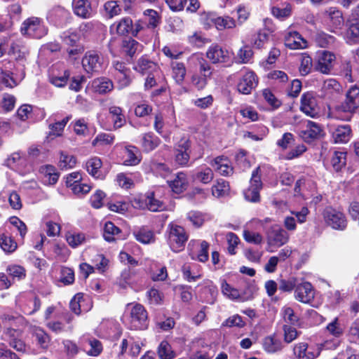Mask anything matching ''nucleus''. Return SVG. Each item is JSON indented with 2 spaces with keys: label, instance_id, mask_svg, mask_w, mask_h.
I'll return each instance as SVG.
<instances>
[{
  "label": "nucleus",
  "instance_id": "obj_22",
  "mask_svg": "<svg viewBox=\"0 0 359 359\" xmlns=\"http://www.w3.org/2000/svg\"><path fill=\"white\" fill-rule=\"evenodd\" d=\"M210 164L221 175L229 176L233 174V167L229 164L228 157L224 155L215 157Z\"/></svg>",
  "mask_w": 359,
  "mask_h": 359
},
{
  "label": "nucleus",
  "instance_id": "obj_31",
  "mask_svg": "<svg viewBox=\"0 0 359 359\" xmlns=\"http://www.w3.org/2000/svg\"><path fill=\"white\" fill-rule=\"evenodd\" d=\"M74 13L83 18L87 19L92 16L91 4L88 0H76L73 3Z\"/></svg>",
  "mask_w": 359,
  "mask_h": 359
},
{
  "label": "nucleus",
  "instance_id": "obj_28",
  "mask_svg": "<svg viewBox=\"0 0 359 359\" xmlns=\"http://www.w3.org/2000/svg\"><path fill=\"white\" fill-rule=\"evenodd\" d=\"M142 45L132 37L125 38L122 40L121 49L126 55L133 58L137 52L142 51Z\"/></svg>",
  "mask_w": 359,
  "mask_h": 359
},
{
  "label": "nucleus",
  "instance_id": "obj_20",
  "mask_svg": "<svg viewBox=\"0 0 359 359\" xmlns=\"http://www.w3.org/2000/svg\"><path fill=\"white\" fill-rule=\"evenodd\" d=\"M172 191L176 194H182L189 187L187 175L184 171L177 172L173 180L168 181Z\"/></svg>",
  "mask_w": 359,
  "mask_h": 359
},
{
  "label": "nucleus",
  "instance_id": "obj_34",
  "mask_svg": "<svg viewBox=\"0 0 359 359\" xmlns=\"http://www.w3.org/2000/svg\"><path fill=\"white\" fill-rule=\"evenodd\" d=\"M6 272L9 276L13 284L16 281L24 280L27 276V271L25 268L16 264L8 265L6 269Z\"/></svg>",
  "mask_w": 359,
  "mask_h": 359
},
{
  "label": "nucleus",
  "instance_id": "obj_18",
  "mask_svg": "<svg viewBox=\"0 0 359 359\" xmlns=\"http://www.w3.org/2000/svg\"><path fill=\"white\" fill-rule=\"evenodd\" d=\"M314 290L309 282H303L296 287L294 290L295 299L304 304H310L314 299Z\"/></svg>",
  "mask_w": 359,
  "mask_h": 359
},
{
  "label": "nucleus",
  "instance_id": "obj_32",
  "mask_svg": "<svg viewBox=\"0 0 359 359\" xmlns=\"http://www.w3.org/2000/svg\"><path fill=\"white\" fill-rule=\"evenodd\" d=\"M102 161L97 156L90 158L86 161V167L88 172L95 179L103 180L104 175L101 171Z\"/></svg>",
  "mask_w": 359,
  "mask_h": 359
},
{
  "label": "nucleus",
  "instance_id": "obj_59",
  "mask_svg": "<svg viewBox=\"0 0 359 359\" xmlns=\"http://www.w3.org/2000/svg\"><path fill=\"white\" fill-rule=\"evenodd\" d=\"M92 262L95 266L94 268L96 269L99 273H103L107 270L109 261L104 255L96 254L92 259Z\"/></svg>",
  "mask_w": 359,
  "mask_h": 359
},
{
  "label": "nucleus",
  "instance_id": "obj_52",
  "mask_svg": "<svg viewBox=\"0 0 359 359\" xmlns=\"http://www.w3.org/2000/svg\"><path fill=\"white\" fill-rule=\"evenodd\" d=\"M215 27L218 30H224L225 29H233L236 26V20L230 16L217 17L215 19Z\"/></svg>",
  "mask_w": 359,
  "mask_h": 359
},
{
  "label": "nucleus",
  "instance_id": "obj_19",
  "mask_svg": "<svg viewBox=\"0 0 359 359\" xmlns=\"http://www.w3.org/2000/svg\"><path fill=\"white\" fill-rule=\"evenodd\" d=\"M32 337L36 346L44 351H46L51 342V337L42 327L39 326H34L31 330Z\"/></svg>",
  "mask_w": 359,
  "mask_h": 359
},
{
  "label": "nucleus",
  "instance_id": "obj_13",
  "mask_svg": "<svg viewBox=\"0 0 359 359\" xmlns=\"http://www.w3.org/2000/svg\"><path fill=\"white\" fill-rule=\"evenodd\" d=\"M327 17V24L331 32L336 33L342 29L344 25L343 13L337 7H330L324 13Z\"/></svg>",
  "mask_w": 359,
  "mask_h": 359
},
{
  "label": "nucleus",
  "instance_id": "obj_50",
  "mask_svg": "<svg viewBox=\"0 0 359 359\" xmlns=\"http://www.w3.org/2000/svg\"><path fill=\"white\" fill-rule=\"evenodd\" d=\"M114 140L115 136L114 135L106 133H100L92 141V145L93 147L110 146L114 144Z\"/></svg>",
  "mask_w": 359,
  "mask_h": 359
},
{
  "label": "nucleus",
  "instance_id": "obj_55",
  "mask_svg": "<svg viewBox=\"0 0 359 359\" xmlns=\"http://www.w3.org/2000/svg\"><path fill=\"white\" fill-rule=\"evenodd\" d=\"M313 66L314 64H313L312 57L307 53H303L302 54L301 64L299 68L301 75L306 76L309 74L311 72Z\"/></svg>",
  "mask_w": 359,
  "mask_h": 359
},
{
  "label": "nucleus",
  "instance_id": "obj_1",
  "mask_svg": "<svg viewBox=\"0 0 359 359\" xmlns=\"http://www.w3.org/2000/svg\"><path fill=\"white\" fill-rule=\"evenodd\" d=\"M165 238L170 250L177 253L184 250L189 234L183 226L170 222L167 226Z\"/></svg>",
  "mask_w": 359,
  "mask_h": 359
},
{
  "label": "nucleus",
  "instance_id": "obj_58",
  "mask_svg": "<svg viewBox=\"0 0 359 359\" xmlns=\"http://www.w3.org/2000/svg\"><path fill=\"white\" fill-rule=\"evenodd\" d=\"M271 13L276 18L280 20H285L291 15L292 6L289 4L283 8H280L278 6H273L271 8Z\"/></svg>",
  "mask_w": 359,
  "mask_h": 359
},
{
  "label": "nucleus",
  "instance_id": "obj_45",
  "mask_svg": "<svg viewBox=\"0 0 359 359\" xmlns=\"http://www.w3.org/2000/svg\"><path fill=\"white\" fill-rule=\"evenodd\" d=\"M210 243L206 241H203L200 243V249L196 255L193 252L189 253L190 258L192 260H197L200 262L205 263L209 259Z\"/></svg>",
  "mask_w": 359,
  "mask_h": 359
},
{
  "label": "nucleus",
  "instance_id": "obj_6",
  "mask_svg": "<svg viewBox=\"0 0 359 359\" xmlns=\"http://www.w3.org/2000/svg\"><path fill=\"white\" fill-rule=\"evenodd\" d=\"M232 53L218 43L211 44L206 51V57L212 65H230L232 63Z\"/></svg>",
  "mask_w": 359,
  "mask_h": 359
},
{
  "label": "nucleus",
  "instance_id": "obj_33",
  "mask_svg": "<svg viewBox=\"0 0 359 359\" xmlns=\"http://www.w3.org/2000/svg\"><path fill=\"white\" fill-rule=\"evenodd\" d=\"M125 153L126 158L123 161L124 165L135 166L140 163L142 156L137 147L133 145L126 146L125 147Z\"/></svg>",
  "mask_w": 359,
  "mask_h": 359
},
{
  "label": "nucleus",
  "instance_id": "obj_63",
  "mask_svg": "<svg viewBox=\"0 0 359 359\" xmlns=\"http://www.w3.org/2000/svg\"><path fill=\"white\" fill-rule=\"evenodd\" d=\"M164 203L158 199L155 198L154 193L151 192L148 195L147 209L151 212H158L163 210Z\"/></svg>",
  "mask_w": 359,
  "mask_h": 359
},
{
  "label": "nucleus",
  "instance_id": "obj_29",
  "mask_svg": "<svg viewBox=\"0 0 359 359\" xmlns=\"http://www.w3.org/2000/svg\"><path fill=\"white\" fill-rule=\"evenodd\" d=\"M114 28L119 36L132 35L133 20L129 16L123 17L110 27L111 30Z\"/></svg>",
  "mask_w": 359,
  "mask_h": 359
},
{
  "label": "nucleus",
  "instance_id": "obj_9",
  "mask_svg": "<svg viewBox=\"0 0 359 359\" xmlns=\"http://www.w3.org/2000/svg\"><path fill=\"white\" fill-rule=\"evenodd\" d=\"M191 142L189 139H181L174 147V161L180 168L187 167L190 160Z\"/></svg>",
  "mask_w": 359,
  "mask_h": 359
},
{
  "label": "nucleus",
  "instance_id": "obj_26",
  "mask_svg": "<svg viewBox=\"0 0 359 359\" xmlns=\"http://www.w3.org/2000/svg\"><path fill=\"white\" fill-rule=\"evenodd\" d=\"M191 178L194 181L198 182L203 184H208L214 179V172L211 168L203 165L197 168Z\"/></svg>",
  "mask_w": 359,
  "mask_h": 359
},
{
  "label": "nucleus",
  "instance_id": "obj_15",
  "mask_svg": "<svg viewBox=\"0 0 359 359\" xmlns=\"http://www.w3.org/2000/svg\"><path fill=\"white\" fill-rule=\"evenodd\" d=\"M324 130L322 126L313 121H308L306 129L301 130L299 136L306 143H311L324 136Z\"/></svg>",
  "mask_w": 359,
  "mask_h": 359
},
{
  "label": "nucleus",
  "instance_id": "obj_21",
  "mask_svg": "<svg viewBox=\"0 0 359 359\" xmlns=\"http://www.w3.org/2000/svg\"><path fill=\"white\" fill-rule=\"evenodd\" d=\"M285 46L291 49H304L308 46V42L298 32H290L285 36Z\"/></svg>",
  "mask_w": 359,
  "mask_h": 359
},
{
  "label": "nucleus",
  "instance_id": "obj_5",
  "mask_svg": "<svg viewBox=\"0 0 359 359\" xmlns=\"http://www.w3.org/2000/svg\"><path fill=\"white\" fill-rule=\"evenodd\" d=\"M261 177V169L258 166L252 172L249 187L243 190V196L245 201L253 203L261 201L260 191L263 187Z\"/></svg>",
  "mask_w": 359,
  "mask_h": 359
},
{
  "label": "nucleus",
  "instance_id": "obj_64",
  "mask_svg": "<svg viewBox=\"0 0 359 359\" xmlns=\"http://www.w3.org/2000/svg\"><path fill=\"white\" fill-rule=\"evenodd\" d=\"M70 13L65 8L58 6L53 11L52 17L54 18L55 22L62 24L65 22L69 18Z\"/></svg>",
  "mask_w": 359,
  "mask_h": 359
},
{
  "label": "nucleus",
  "instance_id": "obj_56",
  "mask_svg": "<svg viewBox=\"0 0 359 359\" xmlns=\"http://www.w3.org/2000/svg\"><path fill=\"white\" fill-rule=\"evenodd\" d=\"M283 318L286 325L299 326V318L294 313L291 307H284L282 310Z\"/></svg>",
  "mask_w": 359,
  "mask_h": 359
},
{
  "label": "nucleus",
  "instance_id": "obj_8",
  "mask_svg": "<svg viewBox=\"0 0 359 359\" xmlns=\"http://www.w3.org/2000/svg\"><path fill=\"white\" fill-rule=\"evenodd\" d=\"M289 236L287 232L278 225L271 226L267 232V251L273 252L287 243Z\"/></svg>",
  "mask_w": 359,
  "mask_h": 359
},
{
  "label": "nucleus",
  "instance_id": "obj_46",
  "mask_svg": "<svg viewBox=\"0 0 359 359\" xmlns=\"http://www.w3.org/2000/svg\"><path fill=\"white\" fill-rule=\"evenodd\" d=\"M207 76L198 72L196 69L192 73L190 81L191 85L198 90H203L208 83Z\"/></svg>",
  "mask_w": 359,
  "mask_h": 359
},
{
  "label": "nucleus",
  "instance_id": "obj_25",
  "mask_svg": "<svg viewBox=\"0 0 359 359\" xmlns=\"http://www.w3.org/2000/svg\"><path fill=\"white\" fill-rule=\"evenodd\" d=\"M352 136V130L350 125H339L332 132V138L334 143H347Z\"/></svg>",
  "mask_w": 359,
  "mask_h": 359
},
{
  "label": "nucleus",
  "instance_id": "obj_47",
  "mask_svg": "<svg viewBox=\"0 0 359 359\" xmlns=\"http://www.w3.org/2000/svg\"><path fill=\"white\" fill-rule=\"evenodd\" d=\"M314 40L317 46L321 48H328L333 45L336 41V38L325 32H320L316 33Z\"/></svg>",
  "mask_w": 359,
  "mask_h": 359
},
{
  "label": "nucleus",
  "instance_id": "obj_17",
  "mask_svg": "<svg viewBox=\"0 0 359 359\" xmlns=\"http://www.w3.org/2000/svg\"><path fill=\"white\" fill-rule=\"evenodd\" d=\"M294 356L297 359H316L320 355V351L306 342H299L292 348Z\"/></svg>",
  "mask_w": 359,
  "mask_h": 359
},
{
  "label": "nucleus",
  "instance_id": "obj_43",
  "mask_svg": "<svg viewBox=\"0 0 359 359\" xmlns=\"http://www.w3.org/2000/svg\"><path fill=\"white\" fill-rule=\"evenodd\" d=\"M347 152L335 151L330 160L331 165L335 172H340L346 165Z\"/></svg>",
  "mask_w": 359,
  "mask_h": 359
},
{
  "label": "nucleus",
  "instance_id": "obj_4",
  "mask_svg": "<svg viewBox=\"0 0 359 359\" xmlns=\"http://www.w3.org/2000/svg\"><path fill=\"white\" fill-rule=\"evenodd\" d=\"M322 216L325 224L334 230L344 231L347 227V219L345 214L332 206H326Z\"/></svg>",
  "mask_w": 359,
  "mask_h": 359
},
{
  "label": "nucleus",
  "instance_id": "obj_37",
  "mask_svg": "<svg viewBox=\"0 0 359 359\" xmlns=\"http://www.w3.org/2000/svg\"><path fill=\"white\" fill-rule=\"evenodd\" d=\"M121 230L112 222L108 221L104 224L103 229V238L107 242H113L120 238L119 234Z\"/></svg>",
  "mask_w": 359,
  "mask_h": 359
},
{
  "label": "nucleus",
  "instance_id": "obj_11",
  "mask_svg": "<svg viewBox=\"0 0 359 359\" xmlns=\"http://www.w3.org/2000/svg\"><path fill=\"white\" fill-rule=\"evenodd\" d=\"M359 108V87L351 86L346 93V97L337 107L338 111L351 114H354Z\"/></svg>",
  "mask_w": 359,
  "mask_h": 359
},
{
  "label": "nucleus",
  "instance_id": "obj_39",
  "mask_svg": "<svg viewBox=\"0 0 359 359\" xmlns=\"http://www.w3.org/2000/svg\"><path fill=\"white\" fill-rule=\"evenodd\" d=\"M211 191L212 194L217 198L228 196L230 192L229 183L224 179H217L215 184L212 185Z\"/></svg>",
  "mask_w": 359,
  "mask_h": 359
},
{
  "label": "nucleus",
  "instance_id": "obj_51",
  "mask_svg": "<svg viewBox=\"0 0 359 359\" xmlns=\"http://www.w3.org/2000/svg\"><path fill=\"white\" fill-rule=\"evenodd\" d=\"M297 279L294 276L278 280V290L282 292H291L297 286Z\"/></svg>",
  "mask_w": 359,
  "mask_h": 359
},
{
  "label": "nucleus",
  "instance_id": "obj_54",
  "mask_svg": "<svg viewBox=\"0 0 359 359\" xmlns=\"http://www.w3.org/2000/svg\"><path fill=\"white\" fill-rule=\"evenodd\" d=\"M269 36L266 30H258L252 39V47L258 50L264 48L269 41Z\"/></svg>",
  "mask_w": 359,
  "mask_h": 359
},
{
  "label": "nucleus",
  "instance_id": "obj_60",
  "mask_svg": "<svg viewBox=\"0 0 359 359\" xmlns=\"http://www.w3.org/2000/svg\"><path fill=\"white\" fill-rule=\"evenodd\" d=\"M216 13L210 11H203L199 14L200 23L205 29L210 28L212 25H215Z\"/></svg>",
  "mask_w": 359,
  "mask_h": 359
},
{
  "label": "nucleus",
  "instance_id": "obj_10",
  "mask_svg": "<svg viewBox=\"0 0 359 359\" xmlns=\"http://www.w3.org/2000/svg\"><path fill=\"white\" fill-rule=\"evenodd\" d=\"M336 55L328 50H321L317 53L314 61L313 69L323 74H330L334 67Z\"/></svg>",
  "mask_w": 359,
  "mask_h": 359
},
{
  "label": "nucleus",
  "instance_id": "obj_48",
  "mask_svg": "<svg viewBox=\"0 0 359 359\" xmlns=\"http://www.w3.org/2000/svg\"><path fill=\"white\" fill-rule=\"evenodd\" d=\"M157 353L160 359H172L175 357V352L172 350L170 344L166 340H163L157 349Z\"/></svg>",
  "mask_w": 359,
  "mask_h": 359
},
{
  "label": "nucleus",
  "instance_id": "obj_41",
  "mask_svg": "<svg viewBox=\"0 0 359 359\" xmlns=\"http://www.w3.org/2000/svg\"><path fill=\"white\" fill-rule=\"evenodd\" d=\"M145 23L148 29H154L161 23V16L158 13L153 9H147L143 13Z\"/></svg>",
  "mask_w": 359,
  "mask_h": 359
},
{
  "label": "nucleus",
  "instance_id": "obj_42",
  "mask_svg": "<svg viewBox=\"0 0 359 359\" xmlns=\"http://www.w3.org/2000/svg\"><path fill=\"white\" fill-rule=\"evenodd\" d=\"M172 76L178 84H182L184 80L187 69L185 65L182 62L172 61L170 62Z\"/></svg>",
  "mask_w": 359,
  "mask_h": 359
},
{
  "label": "nucleus",
  "instance_id": "obj_16",
  "mask_svg": "<svg viewBox=\"0 0 359 359\" xmlns=\"http://www.w3.org/2000/svg\"><path fill=\"white\" fill-rule=\"evenodd\" d=\"M133 69L142 75L157 74L160 69L158 65L153 61L147 54L138 58Z\"/></svg>",
  "mask_w": 359,
  "mask_h": 359
},
{
  "label": "nucleus",
  "instance_id": "obj_44",
  "mask_svg": "<svg viewBox=\"0 0 359 359\" xmlns=\"http://www.w3.org/2000/svg\"><path fill=\"white\" fill-rule=\"evenodd\" d=\"M147 304L150 306H159L163 304L164 294L154 287H151L146 292Z\"/></svg>",
  "mask_w": 359,
  "mask_h": 359
},
{
  "label": "nucleus",
  "instance_id": "obj_23",
  "mask_svg": "<svg viewBox=\"0 0 359 359\" xmlns=\"http://www.w3.org/2000/svg\"><path fill=\"white\" fill-rule=\"evenodd\" d=\"M161 143V139L153 132L143 133L141 136V147L145 153L154 151Z\"/></svg>",
  "mask_w": 359,
  "mask_h": 359
},
{
  "label": "nucleus",
  "instance_id": "obj_24",
  "mask_svg": "<svg viewBox=\"0 0 359 359\" xmlns=\"http://www.w3.org/2000/svg\"><path fill=\"white\" fill-rule=\"evenodd\" d=\"M283 347L282 341L276 334L266 336L263 339L262 348L268 353H275L281 351Z\"/></svg>",
  "mask_w": 359,
  "mask_h": 359
},
{
  "label": "nucleus",
  "instance_id": "obj_61",
  "mask_svg": "<svg viewBox=\"0 0 359 359\" xmlns=\"http://www.w3.org/2000/svg\"><path fill=\"white\" fill-rule=\"evenodd\" d=\"M76 163V158L73 155H67L63 151L60 152L58 165L61 169L72 168Z\"/></svg>",
  "mask_w": 359,
  "mask_h": 359
},
{
  "label": "nucleus",
  "instance_id": "obj_35",
  "mask_svg": "<svg viewBox=\"0 0 359 359\" xmlns=\"http://www.w3.org/2000/svg\"><path fill=\"white\" fill-rule=\"evenodd\" d=\"M39 172L45 178V182L51 185L55 184L60 177L56 168L49 164L41 166Z\"/></svg>",
  "mask_w": 359,
  "mask_h": 359
},
{
  "label": "nucleus",
  "instance_id": "obj_40",
  "mask_svg": "<svg viewBox=\"0 0 359 359\" xmlns=\"http://www.w3.org/2000/svg\"><path fill=\"white\" fill-rule=\"evenodd\" d=\"M109 112L115 128H120L126 124V120L122 108L111 106L109 109Z\"/></svg>",
  "mask_w": 359,
  "mask_h": 359
},
{
  "label": "nucleus",
  "instance_id": "obj_12",
  "mask_svg": "<svg viewBox=\"0 0 359 359\" xmlns=\"http://www.w3.org/2000/svg\"><path fill=\"white\" fill-rule=\"evenodd\" d=\"M103 59L101 54L94 50L86 52L83 59L82 65L88 74L100 73L102 69Z\"/></svg>",
  "mask_w": 359,
  "mask_h": 359
},
{
  "label": "nucleus",
  "instance_id": "obj_38",
  "mask_svg": "<svg viewBox=\"0 0 359 359\" xmlns=\"http://www.w3.org/2000/svg\"><path fill=\"white\" fill-rule=\"evenodd\" d=\"M0 248L7 255L13 253L18 248V243L10 235L0 234Z\"/></svg>",
  "mask_w": 359,
  "mask_h": 359
},
{
  "label": "nucleus",
  "instance_id": "obj_27",
  "mask_svg": "<svg viewBox=\"0 0 359 359\" xmlns=\"http://www.w3.org/2000/svg\"><path fill=\"white\" fill-rule=\"evenodd\" d=\"M192 60L194 61L195 69L203 75L207 76V78L210 79L212 77L214 69L210 62L202 55H196L193 57Z\"/></svg>",
  "mask_w": 359,
  "mask_h": 359
},
{
  "label": "nucleus",
  "instance_id": "obj_49",
  "mask_svg": "<svg viewBox=\"0 0 359 359\" xmlns=\"http://www.w3.org/2000/svg\"><path fill=\"white\" fill-rule=\"evenodd\" d=\"M60 282L64 285H72L75 281V274L73 269L62 266L60 269Z\"/></svg>",
  "mask_w": 359,
  "mask_h": 359
},
{
  "label": "nucleus",
  "instance_id": "obj_62",
  "mask_svg": "<svg viewBox=\"0 0 359 359\" xmlns=\"http://www.w3.org/2000/svg\"><path fill=\"white\" fill-rule=\"evenodd\" d=\"M84 302V294L82 292L76 293L69 302L71 311L76 315L81 314V303Z\"/></svg>",
  "mask_w": 359,
  "mask_h": 359
},
{
  "label": "nucleus",
  "instance_id": "obj_3",
  "mask_svg": "<svg viewBox=\"0 0 359 359\" xmlns=\"http://www.w3.org/2000/svg\"><path fill=\"white\" fill-rule=\"evenodd\" d=\"M128 328L131 330H146L149 327V320L145 307L135 303L130 309L128 316Z\"/></svg>",
  "mask_w": 359,
  "mask_h": 359
},
{
  "label": "nucleus",
  "instance_id": "obj_2",
  "mask_svg": "<svg viewBox=\"0 0 359 359\" xmlns=\"http://www.w3.org/2000/svg\"><path fill=\"white\" fill-rule=\"evenodd\" d=\"M20 31L23 36L40 39L48 34V29L42 19L32 16L23 21Z\"/></svg>",
  "mask_w": 359,
  "mask_h": 359
},
{
  "label": "nucleus",
  "instance_id": "obj_14",
  "mask_svg": "<svg viewBox=\"0 0 359 359\" xmlns=\"http://www.w3.org/2000/svg\"><path fill=\"white\" fill-rule=\"evenodd\" d=\"M259 79L252 71H248L241 76L237 83V90L243 95H250L257 87Z\"/></svg>",
  "mask_w": 359,
  "mask_h": 359
},
{
  "label": "nucleus",
  "instance_id": "obj_53",
  "mask_svg": "<svg viewBox=\"0 0 359 359\" xmlns=\"http://www.w3.org/2000/svg\"><path fill=\"white\" fill-rule=\"evenodd\" d=\"M72 116H67L62 121H57L54 123H51L49 125L50 128V135H53L56 137H60L62 135L64 128L69 121L71 119Z\"/></svg>",
  "mask_w": 359,
  "mask_h": 359
},
{
  "label": "nucleus",
  "instance_id": "obj_30",
  "mask_svg": "<svg viewBox=\"0 0 359 359\" xmlns=\"http://www.w3.org/2000/svg\"><path fill=\"white\" fill-rule=\"evenodd\" d=\"M346 30L345 32V39L349 44L359 43V21L354 20L346 22Z\"/></svg>",
  "mask_w": 359,
  "mask_h": 359
},
{
  "label": "nucleus",
  "instance_id": "obj_7",
  "mask_svg": "<svg viewBox=\"0 0 359 359\" xmlns=\"http://www.w3.org/2000/svg\"><path fill=\"white\" fill-rule=\"evenodd\" d=\"M299 109L302 112L311 118H316L320 116V109L314 92L307 91L302 95Z\"/></svg>",
  "mask_w": 359,
  "mask_h": 359
},
{
  "label": "nucleus",
  "instance_id": "obj_36",
  "mask_svg": "<svg viewBox=\"0 0 359 359\" xmlns=\"http://www.w3.org/2000/svg\"><path fill=\"white\" fill-rule=\"evenodd\" d=\"M93 86L95 92L104 95L113 90L114 86L113 81L109 78L102 76L93 81Z\"/></svg>",
  "mask_w": 359,
  "mask_h": 359
},
{
  "label": "nucleus",
  "instance_id": "obj_57",
  "mask_svg": "<svg viewBox=\"0 0 359 359\" xmlns=\"http://www.w3.org/2000/svg\"><path fill=\"white\" fill-rule=\"evenodd\" d=\"M295 327L289 325H283V339L285 343L292 342L300 335L301 332L297 331Z\"/></svg>",
  "mask_w": 359,
  "mask_h": 359
}]
</instances>
